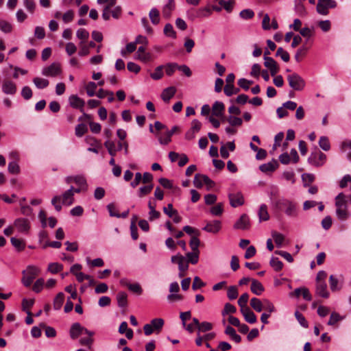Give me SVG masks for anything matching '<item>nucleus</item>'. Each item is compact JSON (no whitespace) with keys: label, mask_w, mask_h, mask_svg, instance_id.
Returning a JSON list of instances; mask_svg holds the SVG:
<instances>
[{"label":"nucleus","mask_w":351,"mask_h":351,"mask_svg":"<svg viewBox=\"0 0 351 351\" xmlns=\"http://www.w3.org/2000/svg\"><path fill=\"white\" fill-rule=\"evenodd\" d=\"M66 206L71 205L74 202V188L71 186L69 190L66 191L62 196L56 195L51 199V204L54 206L57 211H60L62 206L60 202Z\"/></svg>","instance_id":"1"},{"label":"nucleus","mask_w":351,"mask_h":351,"mask_svg":"<svg viewBox=\"0 0 351 351\" xmlns=\"http://www.w3.org/2000/svg\"><path fill=\"white\" fill-rule=\"evenodd\" d=\"M336 215L339 219L345 221L349 217L346 196L344 193H340L335 197Z\"/></svg>","instance_id":"2"},{"label":"nucleus","mask_w":351,"mask_h":351,"mask_svg":"<svg viewBox=\"0 0 351 351\" xmlns=\"http://www.w3.org/2000/svg\"><path fill=\"white\" fill-rule=\"evenodd\" d=\"M326 277L327 274L324 271H319L316 277V295L324 298L329 297V292L327 290V285L325 282Z\"/></svg>","instance_id":"3"},{"label":"nucleus","mask_w":351,"mask_h":351,"mask_svg":"<svg viewBox=\"0 0 351 351\" xmlns=\"http://www.w3.org/2000/svg\"><path fill=\"white\" fill-rule=\"evenodd\" d=\"M40 273V269L39 267L35 265H28L22 272V283L25 287H29Z\"/></svg>","instance_id":"4"},{"label":"nucleus","mask_w":351,"mask_h":351,"mask_svg":"<svg viewBox=\"0 0 351 351\" xmlns=\"http://www.w3.org/2000/svg\"><path fill=\"white\" fill-rule=\"evenodd\" d=\"M165 322L162 318L153 319L149 324H145L143 326L144 333L146 336H149L155 332L158 334L163 326Z\"/></svg>","instance_id":"5"},{"label":"nucleus","mask_w":351,"mask_h":351,"mask_svg":"<svg viewBox=\"0 0 351 351\" xmlns=\"http://www.w3.org/2000/svg\"><path fill=\"white\" fill-rule=\"evenodd\" d=\"M277 206L289 217H295L297 215L296 204L291 201L288 199L280 200L277 202Z\"/></svg>","instance_id":"6"},{"label":"nucleus","mask_w":351,"mask_h":351,"mask_svg":"<svg viewBox=\"0 0 351 351\" xmlns=\"http://www.w3.org/2000/svg\"><path fill=\"white\" fill-rule=\"evenodd\" d=\"M289 85L295 90H302L305 86L304 80L297 73H293L287 76Z\"/></svg>","instance_id":"7"},{"label":"nucleus","mask_w":351,"mask_h":351,"mask_svg":"<svg viewBox=\"0 0 351 351\" xmlns=\"http://www.w3.org/2000/svg\"><path fill=\"white\" fill-rule=\"evenodd\" d=\"M62 73L61 64L58 62H53L42 70V74L47 77H55Z\"/></svg>","instance_id":"8"},{"label":"nucleus","mask_w":351,"mask_h":351,"mask_svg":"<svg viewBox=\"0 0 351 351\" xmlns=\"http://www.w3.org/2000/svg\"><path fill=\"white\" fill-rule=\"evenodd\" d=\"M326 160V154L319 149H316L315 152H312L308 158L309 162L316 167L322 166L325 163Z\"/></svg>","instance_id":"9"},{"label":"nucleus","mask_w":351,"mask_h":351,"mask_svg":"<svg viewBox=\"0 0 351 351\" xmlns=\"http://www.w3.org/2000/svg\"><path fill=\"white\" fill-rule=\"evenodd\" d=\"M337 3L333 0H318L317 5V11L322 15H327L329 8H334Z\"/></svg>","instance_id":"10"},{"label":"nucleus","mask_w":351,"mask_h":351,"mask_svg":"<svg viewBox=\"0 0 351 351\" xmlns=\"http://www.w3.org/2000/svg\"><path fill=\"white\" fill-rule=\"evenodd\" d=\"M14 226L19 232L23 234H27L30 228L29 220L25 218L16 219L14 221Z\"/></svg>","instance_id":"11"},{"label":"nucleus","mask_w":351,"mask_h":351,"mask_svg":"<svg viewBox=\"0 0 351 351\" xmlns=\"http://www.w3.org/2000/svg\"><path fill=\"white\" fill-rule=\"evenodd\" d=\"M230 204L233 208H237L244 204V197L241 192L230 193L228 195Z\"/></svg>","instance_id":"12"},{"label":"nucleus","mask_w":351,"mask_h":351,"mask_svg":"<svg viewBox=\"0 0 351 351\" xmlns=\"http://www.w3.org/2000/svg\"><path fill=\"white\" fill-rule=\"evenodd\" d=\"M86 143L90 146L88 148V151L95 154L99 153V149L101 148L102 145L101 141L96 139L95 137L87 136L86 138Z\"/></svg>","instance_id":"13"},{"label":"nucleus","mask_w":351,"mask_h":351,"mask_svg":"<svg viewBox=\"0 0 351 351\" xmlns=\"http://www.w3.org/2000/svg\"><path fill=\"white\" fill-rule=\"evenodd\" d=\"M264 65L269 69L271 75L275 76L279 71L277 62L271 57H264Z\"/></svg>","instance_id":"14"},{"label":"nucleus","mask_w":351,"mask_h":351,"mask_svg":"<svg viewBox=\"0 0 351 351\" xmlns=\"http://www.w3.org/2000/svg\"><path fill=\"white\" fill-rule=\"evenodd\" d=\"M250 226V219L246 214H243L234 224V229L246 230Z\"/></svg>","instance_id":"15"},{"label":"nucleus","mask_w":351,"mask_h":351,"mask_svg":"<svg viewBox=\"0 0 351 351\" xmlns=\"http://www.w3.org/2000/svg\"><path fill=\"white\" fill-rule=\"evenodd\" d=\"M221 221L219 220H214L207 222L203 230L210 233L216 234L221 230Z\"/></svg>","instance_id":"16"},{"label":"nucleus","mask_w":351,"mask_h":351,"mask_svg":"<svg viewBox=\"0 0 351 351\" xmlns=\"http://www.w3.org/2000/svg\"><path fill=\"white\" fill-rule=\"evenodd\" d=\"M69 104L73 108H80L81 111L83 110V107L85 104L84 101L80 98L77 95H73L69 98Z\"/></svg>","instance_id":"17"},{"label":"nucleus","mask_w":351,"mask_h":351,"mask_svg":"<svg viewBox=\"0 0 351 351\" xmlns=\"http://www.w3.org/2000/svg\"><path fill=\"white\" fill-rule=\"evenodd\" d=\"M146 46H141L136 52L137 58L143 62H147L151 60V54L145 52Z\"/></svg>","instance_id":"18"},{"label":"nucleus","mask_w":351,"mask_h":351,"mask_svg":"<svg viewBox=\"0 0 351 351\" xmlns=\"http://www.w3.org/2000/svg\"><path fill=\"white\" fill-rule=\"evenodd\" d=\"M225 110L224 104L221 101H215L212 107V115L221 117Z\"/></svg>","instance_id":"19"},{"label":"nucleus","mask_w":351,"mask_h":351,"mask_svg":"<svg viewBox=\"0 0 351 351\" xmlns=\"http://www.w3.org/2000/svg\"><path fill=\"white\" fill-rule=\"evenodd\" d=\"M176 93V88L174 86H170L163 90L161 97L165 102H169Z\"/></svg>","instance_id":"20"},{"label":"nucleus","mask_w":351,"mask_h":351,"mask_svg":"<svg viewBox=\"0 0 351 351\" xmlns=\"http://www.w3.org/2000/svg\"><path fill=\"white\" fill-rule=\"evenodd\" d=\"M246 322L250 324H254L256 322L257 319L256 315L250 310V308H243L241 311Z\"/></svg>","instance_id":"21"},{"label":"nucleus","mask_w":351,"mask_h":351,"mask_svg":"<svg viewBox=\"0 0 351 351\" xmlns=\"http://www.w3.org/2000/svg\"><path fill=\"white\" fill-rule=\"evenodd\" d=\"M2 89L5 94L13 95L16 91V86L14 82L6 80L3 83Z\"/></svg>","instance_id":"22"},{"label":"nucleus","mask_w":351,"mask_h":351,"mask_svg":"<svg viewBox=\"0 0 351 351\" xmlns=\"http://www.w3.org/2000/svg\"><path fill=\"white\" fill-rule=\"evenodd\" d=\"M83 326L79 323H74L70 329V336L71 339H75L80 335H82Z\"/></svg>","instance_id":"23"},{"label":"nucleus","mask_w":351,"mask_h":351,"mask_svg":"<svg viewBox=\"0 0 351 351\" xmlns=\"http://www.w3.org/2000/svg\"><path fill=\"white\" fill-rule=\"evenodd\" d=\"M250 289L252 292L257 295H261L265 290L263 285L259 281L254 279L252 280Z\"/></svg>","instance_id":"24"},{"label":"nucleus","mask_w":351,"mask_h":351,"mask_svg":"<svg viewBox=\"0 0 351 351\" xmlns=\"http://www.w3.org/2000/svg\"><path fill=\"white\" fill-rule=\"evenodd\" d=\"M278 167V162L276 160H274L263 165H261L259 167L260 170L262 172L267 173V172H272L275 171V169Z\"/></svg>","instance_id":"25"},{"label":"nucleus","mask_w":351,"mask_h":351,"mask_svg":"<svg viewBox=\"0 0 351 351\" xmlns=\"http://www.w3.org/2000/svg\"><path fill=\"white\" fill-rule=\"evenodd\" d=\"M175 8V3L173 0H169L168 3L163 7L162 15L165 18L168 19L171 16V12Z\"/></svg>","instance_id":"26"},{"label":"nucleus","mask_w":351,"mask_h":351,"mask_svg":"<svg viewBox=\"0 0 351 351\" xmlns=\"http://www.w3.org/2000/svg\"><path fill=\"white\" fill-rule=\"evenodd\" d=\"M250 306L256 312H261L263 310L264 300L261 301L257 298H252L250 300Z\"/></svg>","instance_id":"27"},{"label":"nucleus","mask_w":351,"mask_h":351,"mask_svg":"<svg viewBox=\"0 0 351 351\" xmlns=\"http://www.w3.org/2000/svg\"><path fill=\"white\" fill-rule=\"evenodd\" d=\"M12 245L15 249L19 251H23L25 247V242L21 239H17L16 237H12L10 239Z\"/></svg>","instance_id":"28"},{"label":"nucleus","mask_w":351,"mask_h":351,"mask_svg":"<svg viewBox=\"0 0 351 351\" xmlns=\"http://www.w3.org/2000/svg\"><path fill=\"white\" fill-rule=\"evenodd\" d=\"M105 147L107 148L109 154L112 157H114L118 151L117 147L115 145V143L110 140H108L104 143Z\"/></svg>","instance_id":"29"},{"label":"nucleus","mask_w":351,"mask_h":351,"mask_svg":"<svg viewBox=\"0 0 351 351\" xmlns=\"http://www.w3.org/2000/svg\"><path fill=\"white\" fill-rule=\"evenodd\" d=\"M33 82L35 84V86L39 89L45 88L47 87L49 84V82L48 80L38 77H34L33 79Z\"/></svg>","instance_id":"30"},{"label":"nucleus","mask_w":351,"mask_h":351,"mask_svg":"<svg viewBox=\"0 0 351 351\" xmlns=\"http://www.w3.org/2000/svg\"><path fill=\"white\" fill-rule=\"evenodd\" d=\"M64 300V294L62 292L58 293L53 300V308L56 310H59L62 306Z\"/></svg>","instance_id":"31"},{"label":"nucleus","mask_w":351,"mask_h":351,"mask_svg":"<svg viewBox=\"0 0 351 351\" xmlns=\"http://www.w3.org/2000/svg\"><path fill=\"white\" fill-rule=\"evenodd\" d=\"M258 214L260 221H267L269 219V215L267 211V207L265 204H263L260 206Z\"/></svg>","instance_id":"32"},{"label":"nucleus","mask_w":351,"mask_h":351,"mask_svg":"<svg viewBox=\"0 0 351 351\" xmlns=\"http://www.w3.org/2000/svg\"><path fill=\"white\" fill-rule=\"evenodd\" d=\"M149 19L154 25H158L160 23V14L156 8H152L149 13Z\"/></svg>","instance_id":"33"},{"label":"nucleus","mask_w":351,"mask_h":351,"mask_svg":"<svg viewBox=\"0 0 351 351\" xmlns=\"http://www.w3.org/2000/svg\"><path fill=\"white\" fill-rule=\"evenodd\" d=\"M308 49L309 48L308 47L303 45L297 50L295 55V60L296 62H300L302 61L303 58L306 56Z\"/></svg>","instance_id":"34"},{"label":"nucleus","mask_w":351,"mask_h":351,"mask_svg":"<svg viewBox=\"0 0 351 351\" xmlns=\"http://www.w3.org/2000/svg\"><path fill=\"white\" fill-rule=\"evenodd\" d=\"M226 335L230 336V337L237 343H239L241 341V337L237 334L236 330L232 326H227L225 330Z\"/></svg>","instance_id":"35"},{"label":"nucleus","mask_w":351,"mask_h":351,"mask_svg":"<svg viewBox=\"0 0 351 351\" xmlns=\"http://www.w3.org/2000/svg\"><path fill=\"white\" fill-rule=\"evenodd\" d=\"M127 294L125 292H119L117 295V300L119 306L125 307L128 305Z\"/></svg>","instance_id":"36"},{"label":"nucleus","mask_w":351,"mask_h":351,"mask_svg":"<svg viewBox=\"0 0 351 351\" xmlns=\"http://www.w3.org/2000/svg\"><path fill=\"white\" fill-rule=\"evenodd\" d=\"M223 91L227 96L230 97L234 94L238 93L240 91V89L235 88L234 84H226Z\"/></svg>","instance_id":"37"},{"label":"nucleus","mask_w":351,"mask_h":351,"mask_svg":"<svg viewBox=\"0 0 351 351\" xmlns=\"http://www.w3.org/2000/svg\"><path fill=\"white\" fill-rule=\"evenodd\" d=\"M74 182L78 186H82V189H87L88 185L84 176L77 175L75 176Z\"/></svg>","instance_id":"38"},{"label":"nucleus","mask_w":351,"mask_h":351,"mask_svg":"<svg viewBox=\"0 0 351 351\" xmlns=\"http://www.w3.org/2000/svg\"><path fill=\"white\" fill-rule=\"evenodd\" d=\"M199 254V251L188 252L186 254V257H187L186 261H188V263H191V264L195 265L198 263Z\"/></svg>","instance_id":"39"},{"label":"nucleus","mask_w":351,"mask_h":351,"mask_svg":"<svg viewBox=\"0 0 351 351\" xmlns=\"http://www.w3.org/2000/svg\"><path fill=\"white\" fill-rule=\"evenodd\" d=\"M271 236L278 247H280L285 240V237L282 234L279 233L276 231L271 232Z\"/></svg>","instance_id":"40"},{"label":"nucleus","mask_w":351,"mask_h":351,"mask_svg":"<svg viewBox=\"0 0 351 351\" xmlns=\"http://www.w3.org/2000/svg\"><path fill=\"white\" fill-rule=\"evenodd\" d=\"M270 265L276 271H279L282 269L283 264L278 258L272 257L270 260Z\"/></svg>","instance_id":"41"},{"label":"nucleus","mask_w":351,"mask_h":351,"mask_svg":"<svg viewBox=\"0 0 351 351\" xmlns=\"http://www.w3.org/2000/svg\"><path fill=\"white\" fill-rule=\"evenodd\" d=\"M343 319V317H341L338 313L332 312L330 314V319L328 322V325L329 326H334L338 322L342 320Z\"/></svg>","instance_id":"42"},{"label":"nucleus","mask_w":351,"mask_h":351,"mask_svg":"<svg viewBox=\"0 0 351 351\" xmlns=\"http://www.w3.org/2000/svg\"><path fill=\"white\" fill-rule=\"evenodd\" d=\"M249 300V295L247 293H243L239 300H238V304L241 307V311L243 310V308H249L247 306V301Z\"/></svg>","instance_id":"43"},{"label":"nucleus","mask_w":351,"mask_h":351,"mask_svg":"<svg viewBox=\"0 0 351 351\" xmlns=\"http://www.w3.org/2000/svg\"><path fill=\"white\" fill-rule=\"evenodd\" d=\"M47 269L51 274H57L63 269V265L58 263H52L49 264Z\"/></svg>","instance_id":"44"},{"label":"nucleus","mask_w":351,"mask_h":351,"mask_svg":"<svg viewBox=\"0 0 351 351\" xmlns=\"http://www.w3.org/2000/svg\"><path fill=\"white\" fill-rule=\"evenodd\" d=\"M164 34L165 36L168 37H171L173 38H176V32L174 31L173 25L170 23H167L165 25L164 27Z\"/></svg>","instance_id":"45"},{"label":"nucleus","mask_w":351,"mask_h":351,"mask_svg":"<svg viewBox=\"0 0 351 351\" xmlns=\"http://www.w3.org/2000/svg\"><path fill=\"white\" fill-rule=\"evenodd\" d=\"M219 3L223 7V8L228 11V12H230L233 7L235 4L234 0H228V1H224V0H220L219 1Z\"/></svg>","instance_id":"46"},{"label":"nucleus","mask_w":351,"mask_h":351,"mask_svg":"<svg viewBox=\"0 0 351 351\" xmlns=\"http://www.w3.org/2000/svg\"><path fill=\"white\" fill-rule=\"evenodd\" d=\"M210 213L214 216H220L223 212V204L218 203L215 206H213L210 210Z\"/></svg>","instance_id":"47"},{"label":"nucleus","mask_w":351,"mask_h":351,"mask_svg":"<svg viewBox=\"0 0 351 351\" xmlns=\"http://www.w3.org/2000/svg\"><path fill=\"white\" fill-rule=\"evenodd\" d=\"M319 145L324 151H328L330 149V144L326 136L320 137Z\"/></svg>","instance_id":"48"},{"label":"nucleus","mask_w":351,"mask_h":351,"mask_svg":"<svg viewBox=\"0 0 351 351\" xmlns=\"http://www.w3.org/2000/svg\"><path fill=\"white\" fill-rule=\"evenodd\" d=\"M97 89V84L93 82H90L86 86V91L89 97H93L95 95Z\"/></svg>","instance_id":"49"},{"label":"nucleus","mask_w":351,"mask_h":351,"mask_svg":"<svg viewBox=\"0 0 351 351\" xmlns=\"http://www.w3.org/2000/svg\"><path fill=\"white\" fill-rule=\"evenodd\" d=\"M77 37L81 40V41H83L84 43H86V41L88 40L89 37V33L88 31H86L85 29L80 28L77 31L76 33Z\"/></svg>","instance_id":"50"},{"label":"nucleus","mask_w":351,"mask_h":351,"mask_svg":"<svg viewBox=\"0 0 351 351\" xmlns=\"http://www.w3.org/2000/svg\"><path fill=\"white\" fill-rule=\"evenodd\" d=\"M87 131V127L84 123L77 125L75 130V135L78 137L82 136Z\"/></svg>","instance_id":"51"},{"label":"nucleus","mask_w":351,"mask_h":351,"mask_svg":"<svg viewBox=\"0 0 351 351\" xmlns=\"http://www.w3.org/2000/svg\"><path fill=\"white\" fill-rule=\"evenodd\" d=\"M8 171L12 174H19L20 173V167L17 162L12 161L8 164Z\"/></svg>","instance_id":"52"},{"label":"nucleus","mask_w":351,"mask_h":351,"mask_svg":"<svg viewBox=\"0 0 351 351\" xmlns=\"http://www.w3.org/2000/svg\"><path fill=\"white\" fill-rule=\"evenodd\" d=\"M238 289L236 286H231L228 289L227 296L230 300L236 299L238 297Z\"/></svg>","instance_id":"53"},{"label":"nucleus","mask_w":351,"mask_h":351,"mask_svg":"<svg viewBox=\"0 0 351 351\" xmlns=\"http://www.w3.org/2000/svg\"><path fill=\"white\" fill-rule=\"evenodd\" d=\"M153 186H154L152 184H150L147 186H141L139 189V191H138L139 197H142L145 195L149 194L153 189Z\"/></svg>","instance_id":"54"},{"label":"nucleus","mask_w":351,"mask_h":351,"mask_svg":"<svg viewBox=\"0 0 351 351\" xmlns=\"http://www.w3.org/2000/svg\"><path fill=\"white\" fill-rule=\"evenodd\" d=\"M276 56H280L281 59L285 62H287L289 61L290 56L287 51H285L282 47H279L277 49L276 51Z\"/></svg>","instance_id":"55"},{"label":"nucleus","mask_w":351,"mask_h":351,"mask_svg":"<svg viewBox=\"0 0 351 351\" xmlns=\"http://www.w3.org/2000/svg\"><path fill=\"white\" fill-rule=\"evenodd\" d=\"M45 285L43 278H38L34 284L32 290L36 293H40Z\"/></svg>","instance_id":"56"},{"label":"nucleus","mask_w":351,"mask_h":351,"mask_svg":"<svg viewBox=\"0 0 351 351\" xmlns=\"http://www.w3.org/2000/svg\"><path fill=\"white\" fill-rule=\"evenodd\" d=\"M156 135L158 136L159 142L162 145H167L171 141V136L167 132L162 135V134L157 132Z\"/></svg>","instance_id":"57"},{"label":"nucleus","mask_w":351,"mask_h":351,"mask_svg":"<svg viewBox=\"0 0 351 351\" xmlns=\"http://www.w3.org/2000/svg\"><path fill=\"white\" fill-rule=\"evenodd\" d=\"M0 29L5 33H10L12 30V26L8 21L0 20Z\"/></svg>","instance_id":"58"},{"label":"nucleus","mask_w":351,"mask_h":351,"mask_svg":"<svg viewBox=\"0 0 351 351\" xmlns=\"http://www.w3.org/2000/svg\"><path fill=\"white\" fill-rule=\"evenodd\" d=\"M200 241L199 239L197 238V236H193L191 237L190 241V247L193 252H197L199 251L198 250L199 245Z\"/></svg>","instance_id":"59"},{"label":"nucleus","mask_w":351,"mask_h":351,"mask_svg":"<svg viewBox=\"0 0 351 351\" xmlns=\"http://www.w3.org/2000/svg\"><path fill=\"white\" fill-rule=\"evenodd\" d=\"M128 288L132 291L134 293H136L137 295H141L143 292V289L139 284L134 283V284H127Z\"/></svg>","instance_id":"60"},{"label":"nucleus","mask_w":351,"mask_h":351,"mask_svg":"<svg viewBox=\"0 0 351 351\" xmlns=\"http://www.w3.org/2000/svg\"><path fill=\"white\" fill-rule=\"evenodd\" d=\"M295 316L301 326H302L304 328L308 327V322L302 313L297 311L295 312Z\"/></svg>","instance_id":"61"},{"label":"nucleus","mask_w":351,"mask_h":351,"mask_svg":"<svg viewBox=\"0 0 351 351\" xmlns=\"http://www.w3.org/2000/svg\"><path fill=\"white\" fill-rule=\"evenodd\" d=\"M178 64L176 63H169L165 66L166 74L169 76L173 75L176 69H178Z\"/></svg>","instance_id":"62"},{"label":"nucleus","mask_w":351,"mask_h":351,"mask_svg":"<svg viewBox=\"0 0 351 351\" xmlns=\"http://www.w3.org/2000/svg\"><path fill=\"white\" fill-rule=\"evenodd\" d=\"M162 66L156 67L154 72L151 74V77L155 80H160L163 75Z\"/></svg>","instance_id":"63"},{"label":"nucleus","mask_w":351,"mask_h":351,"mask_svg":"<svg viewBox=\"0 0 351 351\" xmlns=\"http://www.w3.org/2000/svg\"><path fill=\"white\" fill-rule=\"evenodd\" d=\"M263 310L266 311L267 312V313L271 314L276 311V308L273 303H271L269 300L265 299Z\"/></svg>","instance_id":"64"}]
</instances>
